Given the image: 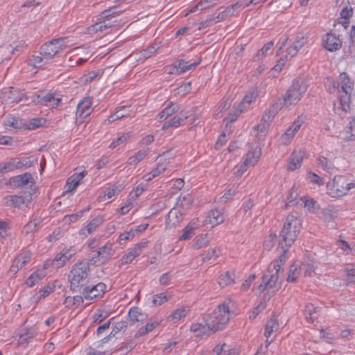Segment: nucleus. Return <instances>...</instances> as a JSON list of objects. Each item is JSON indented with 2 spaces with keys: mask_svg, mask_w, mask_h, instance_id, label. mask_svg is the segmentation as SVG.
<instances>
[{
  "mask_svg": "<svg viewBox=\"0 0 355 355\" xmlns=\"http://www.w3.org/2000/svg\"><path fill=\"white\" fill-rule=\"evenodd\" d=\"M302 227L301 219L293 214H288L283 228L278 235V246L287 252L294 243Z\"/></svg>",
  "mask_w": 355,
  "mask_h": 355,
  "instance_id": "f257e3e1",
  "label": "nucleus"
},
{
  "mask_svg": "<svg viewBox=\"0 0 355 355\" xmlns=\"http://www.w3.org/2000/svg\"><path fill=\"white\" fill-rule=\"evenodd\" d=\"M230 302H224L219 304L213 312L206 315L205 322L207 329L216 333L224 329L226 324L234 315V312L230 311Z\"/></svg>",
  "mask_w": 355,
  "mask_h": 355,
  "instance_id": "f03ea898",
  "label": "nucleus"
},
{
  "mask_svg": "<svg viewBox=\"0 0 355 355\" xmlns=\"http://www.w3.org/2000/svg\"><path fill=\"white\" fill-rule=\"evenodd\" d=\"M306 90V86L299 80L293 81L292 85L286 91V94L283 97V102L275 103L272 105L271 109L269 110L268 119L273 118L277 113V111L280 110L283 105H295L300 100L302 94Z\"/></svg>",
  "mask_w": 355,
  "mask_h": 355,
  "instance_id": "7ed1b4c3",
  "label": "nucleus"
},
{
  "mask_svg": "<svg viewBox=\"0 0 355 355\" xmlns=\"http://www.w3.org/2000/svg\"><path fill=\"white\" fill-rule=\"evenodd\" d=\"M89 260L76 263L71 268L69 277L70 288L73 291H80L87 284L89 271Z\"/></svg>",
  "mask_w": 355,
  "mask_h": 355,
  "instance_id": "20e7f679",
  "label": "nucleus"
},
{
  "mask_svg": "<svg viewBox=\"0 0 355 355\" xmlns=\"http://www.w3.org/2000/svg\"><path fill=\"white\" fill-rule=\"evenodd\" d=\"M334 87L337 88L338 92H343L345 94L340 95V103L343 110L347 111L349 109V99L354 88V83L349 79L345 72L341 73L339 76V82L337 85L334 83Z\"/></svg>",
  "mask_w": 355,
  "mask_h": 355,
  "instance_id": "39448f33",
  "label": "nucleus"
},
{
  "mask_svg": "<svg viewBox=\"0 0 355 355\" xmlns=\"http://www.w3.org/2000/svg\"><path fill=\"white\" fill-rule=\"evenodd\" d=\"M65 40L66 37H60L46 42L40 47V55L46 58V61L53 59L57 54L67 48V45Z\"/></svg>",
  "mask_w": 355,
  "mask_h": 355,
  "instance_id": "423d86ee",
  "label": "nucleus"
},
{
  "mask_svg": "<svg viewBox=\"0 0 355 355\" xmlns=\"http://www.w3.org/2000/svg\"><path fill=\"white\" fill-rule=\"evenodd\" d=\"M279 288L280 283L279 282V275H277V272L272 273V271H270V268H269L267 273L263 275L261 283L259 284L258 290L261 293L267 290L268 294L269 295L268 300H269Z\"/></svg>",
  "mask_w": 355,
  "mask_h": 355,
  "instance_id": "0eeeda50",
  "label": "nucleus"
},
{
  "mask_svg": "<svg viewBox=\"0 0 355 355\" xmlns=\"http://www.w3.org/2000/svg\"><path fill=\"white\" fill-rule=\"evenodd\" d=\"M92 252L93 255L89 260L91 265H94L97 260L101 263H104L114 254V250L112 248V244L107 243L100 247L97 251Z\"/></svg>",
  "mask_w": 355,
  "mask_h": 355,
  "instance_id": "6e6552de",
  "label": "nucleus"
},
{
  "mask_svg": "<svg viewBox=\"0 0 355 355\" xmlns=\"http://www.w3.org/2000/svg\"><path fill=\"white\" fill-rule=\"evenodd\" d=\"M10 182L15 187H20L30 184L31 187L28 189V193L29 194V199L27 198L26 200H31V196L35 192V189L32 187L33 184H35V181L31 173H25L19 175L14 176L10 178Z\"/></svg>",
  "mask_w": 355,
  "mask_h": 355,
  "instance_id": "1a4fd4ad",
  "label": "nucleus"
},
{
  "mask_svg": "<svg viewBox=\"0 0 355 355\" xmlns=\"http://www.w3.org/2000/svg\"><path fill=\"white\" fill-rule=\"evenodd\" d=\"M106 288L104 283L100 282L96 285L85 286L80 291V293L83 295L86 300H92L103 295Z\"/></svg>",
  "mask_w": 355,
  "mask_h": 355,
  "instance_id": "9d476101",
  "label": "nucleus"
},
{
  "mask_svg": "<svg viewBox=\"0 0 355 355\" xmlns=\"http://www.w3.org/2000/svg\"><path fill=\"white\" fill-rule=\"evenodd\" d=\"M355 187L354 182L346 184L345 178L343 176H335L333 181V189L335 190V196H343L347 192Z\"/></svg>",
  "mask_w": 355,
  "mask_h": 355,
  "instance_id": "9b49d317",
  "label": "nucleus"
},
{
  "mask_svg": "<svg viewBox=\"0 0 355 355\" xmlns=\"http://www.w3.org/2000/svg\"><path fill=\"white\" fill-rule=\"evenodd\" d=\"M37 334V329L35 326L28 327L25 324L18 330V341L20 345L27 346L30 340L35 338Z\"/></svg>",
  "mask_w": 355,
  "mask_h": 355,
  "instance_id": "f8f14e48",
  "label": "nucleus"
},
{
  "mask_svg": "<svg viewBox=\"0 0 355 355\" xmlns=\"http://www.w3.org/2000/svg\"><path fill=\"white\" fill-rule=\"evenodd\" d=\"M76 252V250L71 247L68 249L64 248L62 250L52 261L51 265L56 268L63 266L72 258Z\"/></svg>",
  "mask_w": 355,
  "mask_h": 355,
  "instance_id": "ddd939ff",
  "label": "nucleus"
},
{
  "mask_svg": "<svg viewBox=\"0 0 355 355\" xmlns=\"http://www.w3.org/2000/svg\"><path fill=\"white\" fill-rule=\"evenodd\" d=\"M184 212L185 211L179 207L171 209L166 220V225L167 227L171 228L179 224L183 218L182 216Z\"/></svg>",
  "mask_w": 355,
  "mask_h": 355,
  "instance_id": "4468645a",
  "label": "nucleus"
},
{
  "mask_svg": "<svg viewBox=\"0 0 355 355\" xmlns=\"http://www.w3.org/2000/svg\"><path fill=\"white\" fill-rule=\"evenodd\" d=\"M34 101L37 103H41L46 106L54 108L58 106L59 103L61 101V99L55 98L53 94H45L44 92H41L40 94L37 95L35 97Z\"/></svg>",
  "mask_w": 355,
  "mask_h": 355,
  "instance_id": "2eb2a0df",
  "label": "nucleus"
},
{
  "mask_svg": "<svg viewBox=\"0 0 355 355\" xmlns=\"http://www.w3.org/2000/svg\"><path fill=\"white\" fill-rule=\"evenodd\" d=\"M92 101L89 97L84 98L77 106L76 116L85 119L89 116L93 110L92 107Z\"/></svg>",
  "mask_w": 355,
  "mask_h": 355,
  "instance_id": "dca6fc26",
  "label": "nucleus"
},
{
  "mask_svg": "<svg viewBox=\"0 0 355 355\" xmlns=\"http://www.w3.org/2000/svg\"><path fill=\"white\" fill-rule=\"evenodd\" d=\"M31 257V252L30 251H24L19 254L12 261L10 267V272L13 274L17 273L27 262H28Z\"/></svg>",
  "mask_w": 355,
  "mask_h": 355,
  "instance_id": "f3484780",
  "label": "nucleus"
},
{
  "mask_svg": "<svg viewBox=\"0 0 355 355\" xmlns=\"http://www.w3.org/2000/svg\"><path fill=\"white\" fill-rule=\"evenodd\" d=\"M304 153L302 150H295L289 158L288 164V169L294 171L300 168L304 159Z\"/></svg>",
  "mask_w": 355,
  "mask_h": 355,
  "instance_id": "a211bd4d",
  "label": "nucleus"
},
{
  "mask_svg": "<svg viewBox=\"0 0 355 355\" xmlns=\"http://www.w3.org/2000/svg\"><path fill=\"white\" fill-rule=\"evenodd\" d=\"M306 42L307 38L304 35L302 34L297 35L292 45L288 48L287 54L291 58L295 56Z\"/></svg>",
  "mask_w": 355,
  "mask_h": 355,
  "instance_id": "6ab92c4d",
  "label": "nucleus"
},
{
  "mask_svg": "<svg viewBox=\"0 0 355 355\" xmlns=\"http://www.w3.org/2000/svg\"><path fill=\"white\" fill-rule=\"evenodd\" d=\"M324 42V46L329 51L338 50L341 47V41L332 33H327L325 35Z\"/></svg>",
  "mask_w": 355,
  "mask_h": 355,
  "instance_id": "aec40b11",
  "label": "nucleus"
},
{
  "mask_svg": "<svg viewBox=\"0 0 355 355\" xmlns=\"http://www.w3.org/2000/svg\"><path fill=\"white\" fill-rule=\"evenodd\" d=\"M128 317L132 323L143 322L147 319L148 315L138 307H132L128 312Z\"/></svg>",
  "mask_w": 355,
  "mask_h": 355,
  "instance_id": "412c9836",
  "label": "nucleus"
},
{
  "mask_svg": "<svg viewBox=\"0 0 355 355\" xmlns=\"http://www.w3.org/2000/svg\"><path fill=\"white\" fill-rule=\"evenodd\" d=\"M261 155V149L259 148H251L247 155L246 158L244 161L245 165H248L250 166H254L259 161Z\"/></svg>",
  "mask_w": 355,
  "mask_h": 355,
  "instance_id": "4be33fe9",
  "label": "nucleus"
},
{
  "mask_svg": "<svg viewBox=\"0 0 355 355\" xmlns=\"http://www.w3.org/2000/svg\"><path fill=\"white\" fill-rule=\"evenodd\" d=\"M209 223L213 227L221 224L225 220V216L219 209H214L209 212L207 216Z\"/></svg>",
  "mask_w": 355,
  "mask_h": 355,
  "instance_id": "5701e85b",
  "label": "nucleus"
},
{
  "mask_svg": "<svg viewBox=\"0 0 355 355\" xmlns=\"http://www.w3.org/2000/svg\"><path fill=\"white\" fill-rule=\"evenodd\" d=\"M200 63V61L195 62L191 64H189L187 62L184 60H180L178 61V64H174V71L177 72L178 75L182 74L187 71H189L193 68H195Z\"/></svg>",
  "mask_w": 355,
  "mask_h": 355,
  "instance_id": "b1692460",
  "label": "nucleus"
},
{
  "mask_svg": "<svg viewBox=\"0 0 355 355\" xmlns=\"http://www.w3.org/2000/svg\"><path fill=\"white\" fill-rule=\"evenodd\" d=\"M87 171H83L80 173H74L67 180L69 188L67 191L74 190L80 184L81 180L87 175Z\"/></svg>",
  "mask_w": 355,
  "mask_h": 355,
  "instance_id": "393cba45",
  "label": "nucleus"
},
{
  "mask_svg": "<svg viewBox=\"0 0 355 355\" xmlns=\"http://www.w3.org/2000/svg\"><path fill=\"white\" fill-rule=\"evenodd\" d=\"M4 204L8 207H20L21 205L24 204L25 199L23 196H8L3 198Z\"/></svg>",
  "mask_w": 355,
  "mask_h": 355,
  "instance_id": "a878e982",
  "label": "nucleus"
},
{
  "mask_svg": "<svg viewBox=\"0 0 355 355\" xmlns=\"http://www.w3.org/2000/svg\"><path fill=\"white\" fill-rule=\"evenodd\" d=\"M279 324L278 320L275 317H272L265 326L264 336L269 338L273 332L279 329Z\"/></svg>",
  "mask_w": 355,
  "mask_h": 355,
  "instance_id": "bb28decb",
  "label": "nucleus"
},
{
  "mask_svg": "<svg viewBox=\"0 0 355 355\" xmlns=\"http://www.w3.org/2000/svg\"><path fill=\"white\" fill-rule=\"evenodd\" d=\"M130 106H123L118 109L115 113L110 115L107 119L109 123L115 121L116 120L121 119L130 114Z\"/></svg>",
  "mask_w": 355,
  "mask_h": 355,
  "instance_id": "cd10ccee",
  "label": "nucleus"
},
{
  "mask_svg": "<svg viewBox=\"0 0 355 355\" xmlns=\"http://www.w3.org/2000/svg\"><path fill=\"white\" fill-rule=\"evenodd\" d=\"M45 276L43 270H37L33 272L26 281L28 286L32 287L38 283Z\"/></svg>",
  "mask_w": 355,
  "mask_h": 355,
  "instance_id": "c85d7f7f",
  "label": "nucleus"
},
{
  "mask_svg": "<svg viewBox=\"0 0 355 355\" xmlns=\"http://www.w3.org/2000/svg\"><path fill=\"white\" fill-rule=\"evenodd\" d=\"M159 325V322L157 321L148 322L145 326L141 327L135 334V338L147 334L148 332L153 331L155 327Z\"/></svg>",
  "mask_w": 355,
  "mask_h": 355,
  "instance_id": "c756f323",
  "label": "nucleus"
},
{
  "mask_svg": "<svg viewBox=\"0 0 355 355\" xmlns=\"http://www.w3.org/2000/svg\"><path fill=\"white\" fill-rule=\"evenodd\" d=\"M234 274L231 273L230 272L227 271L225 273L221 275L218 277V282L219 285L221 287H225L228 285H230L234 283V278H233Z\"/></svg>",
  "mask_w": 355,
  "mask_h": 355,
  "instance_id": "7c9ffc66",
  "label": "nucleus"
},
{
  "mask_svg": "<svg viewBox=\"0 0 355 355\" xmlns=\"http://www.w3.org/2000/svg\"><path fill=\"white\" fill-rule=\"evenodd\" d=\"M178 111L177 106L174 104L171 103L169 105L166 107L159 114L158 117L160 120H166L168 117L173 115Z\"/></svg>",
  "mask_w": 355,
  "mask_h": 355,
  "instance_id": "2f4dec72",
  "label": "nucleus"
},
{
  "mask_svg": "<svg viewBox=\"0 0 355 355\" xmlns=\"http://www.w3.org/2000/svg\"><path fill=\"white\" fill-rule=\"evenodd\" d=\"M112 26V22L109 19H105L99 23H96L90 27V31L98 32L103 31Z\"/></svg>",
  "mask_w": 355,
  "mask_h": 355,
  "instance_id": "473e14b6",
  "label": "nucleus"
},
{
  "mask_svg": "<svg viewBox=\"0 0 355 355\" xmlns=\"http://www.w3.org/2000/svg\"><path fill=\"white\" fill-rule=\"evenodd\" d=\"M317 164L319 167H321L323 170L329 173H330L334 169L333 164L329 162L325 157H319L317 159Z\"/></svg>",
  "mask_w": 355,
  "mask_h": 355,
  "instance_id": "72a5a7b5",
  "label": "nucleus"
},
{
  "mask_svg": "<svg viewBox=\"0 0 355 355\" xmlns=\"http://www.w3.org/2000/svg\"><path fill=\"white\" fill-rule=\"evenodd\" d=\"M191 202V197L189 195H186L184 196H180L177 205L180 208L185 211L190 207Z\"/></svg>",
  "mask_w": 355,
  "mask_h": 355,
  "instance_id": "f704fd0d",
  "label": "nucleus"
},
{
  "mask_svg": "<svg viewBox=\"0 0 355 355\" xmlns=\"http://www.w3.org/2000/svg\"><path fill=\"white\" fill-rule=\"evenodd\" d=\"M170 297L166 293H159L153 295L152 303L154 306H160L168 301Z\"/></svg>",
  "mask_w": 355,
  "mask_h": 355,
  "instance_id": "c9c22d12",
  "label": "nucleus"
},
{
  "mask_svg": "<svg viewBox=\"0 0 355 355\" xmlns=\"http://www.w3.org/2000/svg\"><path fill=\"white\" fill-rule=\"evenodd\" d=\"M189 311V309L188 308L183 306L176 309L170 315V317L174 320H180L184 318L188 314Z\"/></svg>",
  "mask_w": 355,
  "mask_h": 355,
  "instance_id": "e433bc0d",
  "label": "nucleus"
},
{
  "mask_svg": "<svg viewBox=\"0 0 355 355\" xmlns=\"http://www.w3.org/2000/svg\"><path fill=\"white\" fill-rule=\"evenodd\" d=\"M148 150H139L128 159V164L134 165L141 161L147 155Z\"/></svg>",
  "mask_w": 355,
  "mask_h": 355,
  "instance_id": "4c0bfd02",
  "label": "nucleus"
},
{
  "mask_svg": "<svg viewBox=\"0 0 355 355\" xmlns=\"http://www.w3.org/2000/svg\"><path fill=\"white\" fill-rule=\"evenodd\" d=\"M318 310V308L312 304L306 305L304 310V314L306 318L313 322L315 319L314 314L317 313Z\"/></svg>",
  "mask_w": 355,
  "mask_h": 355,
  "instance_id": "58836bf2",
  "label": "nucleus"
},
{
  "mask_svg": "<svg viewBox=\"0 0 355 355\" xmlns=\"http://www.w3.org/2000/svg\"><path fill=\"white\" fill-rule=\"evenodd\" d=\"M272 46H273V42L272 41H270V42H268L267 44H266L263 46V48L261 49H260L257 52L255 58L258 60L262 59L263 57H265L268 53V51H272Z\"/></svg>",
  "mask_w": 355,
  "mask_h": 355,
  "instance_id": "ea45409f",
  "label": "nucleus"
},
{
  "mask_svg": "<svg viewBox=\"0 0 355 355\" xmlns=\"http://www.w3.org/2000/svg\"><path fill=\"white\" fill-rule=\"evenodd\" d=\"M276 241H278V236H277L275 234H270L269 236L266 237L264 240V248L267 250H270L274 246Z\"/></svg>",
  "mask_w": 355,
  "mask_h": 355,
  "instance_id": "a19ab883",
  "label": "nucleus"
},
{
  "mask_svg": "<svg viewBox=\"0 0 355 355\" xmlns=\"http://www.w3.org/2000/svg\"><path fill=\"white\" fill-rule=\"evenodd\" d=\"M353 10L352 8H348L347 7H345L342 9L340 12V16L344 19L342 21V24L346 28L349 24V18L352 16Z\"/></svg>",
  "mask_w": 355,
  "mask_h": 355,
  "instance_id": "79ce46f5",
  "label": "nucleus"
},
{
  "mask_svg": "<svg viewBox=\"0 0 355 355\" xmlns=\"http://www.w3.org/2000/svg\"><path fill=\"white\" fill-rule=\"evenodd\" d=\"M40 223H41V220L40 219L35 218L33 220L28 222L24 226V231L25 232V233L26 234H29L31 232H33V231H35L36 230L37 227L38 225H40Z\"/></svg>",
  "mask_w": 355,
  "mask_h": 355,
  "instance_id": "37998d69",
  "label": "nucleus"
},
{
  "mask_svg": "<svg viewBox=\"0 0 355 355\" xmlns=\"http://www.w3.org/2000/svg\"><path fill=\"white\" fill-rule=\"evenodd\" d=\"M127 328V322L125 321H119L115 323L114 326L112 328V330L110 334V336H115L120 331H125Z\"/></svg>",
  "mask_w": 355,
  "mask_h": 355,
  "instance_id": "c03bdc74",
  "label": "nucleus"
},
{
  "mask_svg": "<svg viewBox=\"0 0 355 355\" xmlns=\"http://www.w3.org/2000/svg\"><path fill=\"white\" fill-rule=\"evenodd\" d=\"M103 223V218L100 216L94 218L87 225L86 228L88 233L94 232L97 227H98Z\"/></svg>",
  "mask_w": 355,
  "mask_h": 355,
  "instance_id": "a18cd8bd",
  "label": "nucleus"
},
{
  "mask_svg": "<svg viewBox=\"0 0 355 355\" xmlns=\"http://www.w3.org/2000/svg\"><path fill=\"white\" fill-rule=\"evenodd\" d=\"M191 89V82L184 83L175 89V91H176L175 94L179 95L180 96H184L190 92Z\"/></svg>",
  "mask_w": 355,
  "mask_h": 355,
  "instance_id": "49530a36",
  "label": "nucleus"
},
{
  "mask_svg": "<svg viewBox=\"0 0 355 355\" xmlns=\"http://www.w3.org/2000/svg\"><path fill=\"white\" fill-rule=\"evenodd\" d=\"M193 230L194 227L192 225H187L183 230V233L180 236V240H187L191 238L194 234Z\"/></svg>",
  "mask_w": 355,
  "mask_h": 355,
  "instance_id": "de8ad7c7",
  "label": "nucleus"
},
{
  "mask_svg": "<svg viewBox=\"0 0 355 355\" xmlns=\"http://www.w3.org/2000/svg\"><path fill=\"white\" fill-rule=\"evenodd\" d=\"M301 269L304 271L305 275L311 276L315 272L316 266L313 261L307 262L302 265Z\"/></svg>",
  "mask_w": 355,
  "mask_h": 355,
  "instance_id": "09e8293b",
  "label": "nucleus"
},
{
  "mask_svg": "<svg viewBox=\"0 0 355 355\" xmlns=\"http://www.w3.org/2000/svg\"><path fill=\"white\" fill-rule=\"evenodd\" d=\"M188 116L181 112L180 116H175L171 120V125L174 128L179 127L187 119Z\"/></svg>",
  "mask_w": 355,
  "mask_h": 355,
  "instance_id": "8fccbe9b",
  "label": "nucleus"
},
{
  "mask_svg": "<svg viewBox=\"0 0 355 355\" xmlns=\"http://www.w3.org/2000/svg\"><path fill=\"white\" fill-rule=\"evenodd\" d=\"M257 94L254 90H250L248 93L244 96L243 101L241 103L242 106H245V105H249L252 101H254L257 98Z\"/></svg>",
  "mask_w": 355,
  "mask_h": 355,
  "instance_id": "3c124183",
  "label": "nucleus"
},
{
  "mask_svg": "<svg viewBox=\"0 0 355 355\" xmlns=\"http://www.w3.org/2000/svg\"><path fill=\"white\" fill-rule=\"evenodd\" d=\"M14 163L12 159L9 162L0 164V173H6L15 171Z\"/></svg>",
  "mask_w": 355,
  "mask_h": 355,
  "instance_id": "603ef678",
  "label": "nucleus"
},
{
  "mask_svg": "<svg viewBox=\"0 0 355 355\" xmlns=\"http://www.w3.org/2000/svg\"><path fill=\"white\" fill-rule=\"evenodd\" d=\"M166 170V166H164L163 164H159L157 168L153 169L148 175L149 176L146 181H150L153 178L158 176L159 174L163 173Z\"/></svg>",
  "mask_w": 355,
  "mask_h": 355,
  "instance_id": "864d4df0",
  "label": "nucleus"
},
{
  "mask_svg": "<svg viewBox=\"0 0 355 355\" xmlns=\"http://www.w3.org/2000/svg\"><path fill=\"white\" fill-rule=\"evenodd\" d=\"M297 188L295 185H293L291 188L288 196L287 197V203L286 206H292L293 204V202L295 201V200L297 198L298 193L297 192Z\"/></svg>",
  "mask_w": 355,
  "mask_h": 355,
  "instance_id": "5fc2aeb1",
  "label": "nucleus"
},
{
  "mask_svg": "<svg viewBox=\"0 0 355 355\" xmlns=\"http://www.w3.org/2000/svg\"><path fill=\"white\" fill-rule=\"evenodd\" d=\"M295 135V133H294L293 131L290 129V128L287 129L286 131L281 137L282 144L286 145L288 144Z\"/></svg>",
  "mask_w": 355,
  "mask_h": 355,
  "instance_id": "6e6d98bb",
  "label": "nucleus"
},
{
  "mask_svg": "<svg viewBox=\"0 0 355 355\" xmlns=\"http://www.w3.org/2000/svg\"><path fill=\"white\" fill-rule=\"evenodd\" d=\"M21 162L23 168H28L37 163V158L34 156H30L28 157L22 158Z\"/></svg>",
  "mask_w": 355,
  "mask_h": 355,
  "instance_id": "4d7b16f0",
  "label": "nucleus"
},
{
  "mask_svg": "<svg viewBox=\"0 0 355 355\" xmlns=\"http://www.w3.org/2000/svg\"><path fill=\"white\" fill-rule=\"evenodd\" d=\"M44 119L43 118H34L29 121L28 128V129H35L42 125L43 123H44Z\"/></svg>",
  "mask_w": 355,
  "mask_h": 355,
  "instance_id": "13d9d810",
  "label": "nucleus"
},
{
  "mask_svg": "<svg viewBox=\"0 0 355 355\" xmlns=\"http://www.w3.org/2000/svg\"><path fill=\"white\" fill-rule=\"evenodd\" d=\"M129 137H130V133H123L122 135H121L119 137H118L116 140L113 141L110 144V147L111 148H114L116 146H118L119 144L127 141Z\"/></svg>",
  "mask_w": 355,
  "mask_h": 355,
  "instance_id": "bf43d9fd",
  "label": "nucleus"
},
{
  "mask_svg": "<svg viewBox=\"0 0 355 355\" xmlns=\"http://www.w3.org/2000/svg\"><path fill=\"white\" fill-rule=\"evenodd\" d=\"M148 243V241L140 242L137 243L130 252L137 257L141 254L142 249L146 248Z\"/></svg>",
  "mask_w": 355,
  "mask_h": 355,
  "instance_id": "052dcab7",
  "label": "nucleus"
},
{
  "mask_svg": "<svg viewBox=\"0 0 355 355\" xmlns=\"http://www.w3.org/2000/svg\"><path fill=\"white\" fill-rule=\"evenodd\" d=\"M157 50V47L156 45H151L148 46L146 49L143 50L141 53L142 56L144 59H147L154 55Z\"/></svg>",
  "mask_w": 355,
  "mask_h": 355,
  "instance_id": "680f3d73",
  "label": "nucleus"
},
{
  "mask_svg": "<svg viewBox=\"0 0 355 355\" xmlns=\"http://www.w3.org/2000/svg\"><path fill=\"white\" fill-rule=\"evenodd\" d=\"M266 308V304L265 303H260L259 304H258L253 310L250 313V320H254L259 313H261L263 310H264Z\"/></svg>",
  "mask_w": 355,
  "mask_h": 355,
  "instance_id": "e2e57ef3",
  "label": "nucleus"
},
{
  "mask_svg": "<svg viewBox=\"0 0 355 355\" xmlns=\"http://www.w3.org/2000/svg\"><path fill=\"white\" fill-rule=\"evenodd\" d=\"M298 275L299 271L297 267L292 266L288 275L287 281L290 282H294L297 278Z\"/></svg>",
  "mask_w": 355,
  "mask_h": 355,
  "instance_id": "0e129e2a",
  "label": "nucleus"
},
{
  "mask_svg": "<svg viewBox=\"0 0 355 355\" xmlns=\"http://www.w3.org/2000/svg\"><path fill=\"white\" fill-rule=\"evenodd\" d=\"M238 187V185H232V187H230L229 189H227L226 192L223 196V198L225 199V202H226L228 199H230L232 196H234L236 193Z\"/></svg>",
  "mask_w": 355,
  "mask_h": 355,
  "instance_id": "69168bd1",
  "label": "nucleus"
},
{
  "mask_svg": "<svg viewBox=\"0 0 355 355\" xmlns=\"http://www.w3.org/2000/svg\"><path fill=\"white\" fill-rule=\"evenodd\" d=\"M108 316V313L103 310H98L94 315V322L99 324Z\"/></svg>",
  "mask_w": 355,
  "mask_h": 355,
  "instance_id": "338daca9",
  "label": "nucleus"
},
{
  "mask_svg": "<svg viewBox=\"0 0 355 355\" xmlns=\"http://www.w3.org/2000/svg\"><path fill=\"white\" fill-rule=\"evenodd\" d=\"M322 214L324 220L327 222L330 221L335 216L334 212L329 208L324 209Z\"/></svg>",
  "mask_w": 355,
  "mask_h": 355,
  "instance_id": "774afa93",
  "label": "nucleus"
}]
</instances>
